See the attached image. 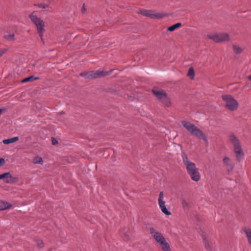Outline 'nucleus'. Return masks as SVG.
<instances>
[{
	"instance_id": "obj_13",
	"label": "nucleus",
	"mask_w": 251,
	"mask_h": 251,
	"mask_svg": "<svg viewBox=\"0 0 251 251\" xmlns=\"http://www.w3.org/2000/svg\"><path fill=\"white\" fill-rule=\"evenodd\" d=\"M0 179H4V182L7 183H13L17 181V178L13 177L10 173L0 174Z\"/></svg>"
},
{
	"instance_id": "obj_5",
	"label": "nucleus",
	"mask_w": 251,
	"mask_h": 251,
	"mask_svg": "<svg viewBox=\"0 0 251 251\" xmlns=\"http://www.w3.org/2000/svg\"><path fill=\"white\" fill-rule=\"evenodd\" d=\"M222 99L225 103V107L229 110H236L238 107V102L231 95L222 96Z\"/></svg>"
},
{
	"instance_id": "obj_1",
	"label": "nucleus",
	"mask_w": 251,
	"mask_h": 251,
	"mask_svg": "<svg viewBox=\"0 0 251 251\" xmlns=\"http://www.w3.org/2000/svg\"><path fill=\"white\" fill-rule=\"evenodd\" d=\"M182 158L187 172L190 176L191 179L196 182L199 181L201 178V175L196 164L190 161L187 155L185 154H182Z\"/></svg>"
},
{
	"instance_id": "obj_7",
	"label": "nucleus",
	"mask_w": 251,
	"mask_h": 251,
	"mask_svg": "<svg viewBox=\"0 0 251 251\" xmlns=\"http://www.w3.org/2000/svg\"><path fill=\"white\" fill-rule=\"evenodd\" d=\"M138 13L153 19H159L163 18L166 15L162 12H156L151 10H141Z\"/></svg>"
},
{
	"instance_id": "obj_20",
	"label": "nucleus",
	"mask_w": 251,
	"mask_h": 251,
	"mask_svg": "<svg viewBox=\"0 0 251 251\" xmlns=\"http://www.w3.org/2000/svg\"><path fill=\"white\" fill-rule=\"evenodd\" d=\"M181 25V23H176L171 26H169L168 28V30L169 31H171V32L175 30L176 29L180 27Z\"/></svg>"
},
{
	"instance_id": "obj_24",
	"label": "nucleus",
	"mask_w": 251,
	"mask_h": 251,
	"mask_svg": "<svg viewBox=\"0 0 251 251\" xmlns=\"http://www.w3.org/2000/svg\"><path fill=\"white\" fill-rule=\"evenodd\" d=\"M14 37V34H10L4 35V38L8 40H13Z\"/></svg>"
},
{
	"instance_id": "obj_30",
	"label": "nucleus",
	"mask_w": 251,
	"mask_h": 251,
	"mask_svg": "<svg viewBox=\"0 0 251 251\" xmlns=\"http://www.w3.org/2000/svg\"><path fill=\"white\" fill-rule=\"evenodd\" d=\"M58 143V141L54 139H52V144L53 145H55L56 144H57Z\"/></svg>"
},
{
	"instance_id": "obj_21",
	"label": "nucleus",
	"mask_w": 251,
	"mask_h": 251,
	"mask_svg": "<svg viewBox=\"0 0 251 251\" xmlns=\"http://www.w3.org/2000/svg\"><path fill=\"white\" fill-rule=\"evenodd\" d=\"M33 163L42 165L44 163V161L41 157L37 156L33 158Z\"/></svg>"
},
{
	"instance_id": "obj_27",
	"label": "nucleus",
	"mask_w": 251,
	"mask_h": 251,
	"mask_svg": "<svg viewBox=\"0 0 251 251\" xmlns=\"http://www.w3.org/2000/svg\"><path fill=\"white\" fill-rule=\"evenodd\" d=\"M7 48H0V57H1L7 51Z\"/></svg>"
},
{
	"instance_id": "obj_6",
	"label": "nucleus",
	"mask_w": 251,
	"mask_h": 251,
	"mask_svg": "<svg viewBox=\"0 0 251 251\" xmlns=\"http://www.w3.org/2000/svg\"><path fill=\"white\" fill-rule=\"evenodd\" d=\"M207 38L216 43L226 42L229 40V35L225 33H211L207 34Z\"/></svg>"
},
{
	"instance_id": "obj_26",
	"label": "nucleus",
	"mask_w": 251,
	"mask_h": 251,
	"mask_svg": "<svg viewBox=\"0 0 251 251\" xmlns=\"http://www.w3.org/2000/svg\"><path fill=\"white\" fill-rule=\"evenodd\" d=\"M35 5L39 8H46L47 7H48L49 5L48 4H43V3H41V4H35Z\"/></svg>"
},
{
	"instance_id": "obj_33",
	"label": "nucleus",
	"mask_w": 251,
	"mask_h": 251,
	"mask_svg": "<svg viewBox=\"0 0 251 251\" xmlns=\"http://www.w3.org/2000/svg\"><path fill=\"white\" fill-rule=\"evenodd\" d=\"M249 79L251 80V75L249 76Z\"/></svg>"
},
{
	"instance_id": "obj_22",
	"label": "nucleus",
	"mask_w": 251,
	"mask_h": 251,
	"mask_svg": "<svg viewBox=\"0 0 251 251\" xmlns=\"http://www.w3.org/2000/svg\"><path fill=\"white\" fill-rule=\"evenodd\" d=\"M181 204L184 208H187L189 207V202L184 198H181Z\"/></svg>"
},
{
	"instance_id": "obj_25",
	"label": "nucleus",
	"mask_w": 251,
	"mask_h": 251,
	"mask_svg": "<svg viewBox=\"0 0 251 251\" xmlns=\"http://www.w3.org/2000/svg\"><path fill=\"white\" fill-rule=\"evenodd\" d=\"M37 245L39 248H42L44 247V244L42 240L39 239L36 240Z\"/></svg>"
},
{
	"instance_id": "obj_31",
	"label": "nucleus",
	"mask_w": 251,
	"mask_h": 251,
	"mask_svg": "<svg viewBox=\"0 0 251 251\" xmlns=\"http://www.w3.org/2000/svg\"><path fill=\"white\" fill-rule=\"evenodd\" d=\"M49 251H56L55 249H50L49 250Z\"/></svg>"
},
{
	"instance_id": "obj_18",
	"label": "nucleus",
	"mask_w": 251,
	"mask_h": 251,
	"mask_svg": "<svg viewBox=\"0 0 251 251\" xmlns=\"http://www.w3.org/2000/svg\"><path fill=\"white\" fill-rule=\"evenodd\" d=\"M243 230L247 236L248 242L251 244V229L244 228Z\"/></svg>"
},
{
	"instance_id": "obj_2",
	"label": "nucleus",
	"mask_w": 251,
	"mask_h": 251,
	"mask_svg": "<svg viewBox=\"0 0 251 251\" xmlns=\"http://www.w3.org/2000/svg\"><path fill=\"white\" fill-rule=\"evenodd\" d=\"M229 140L231 144L235 158L238 162L242 161L245 156V152L242 148V143L240 140L234 134H230Z\"/></svg>"
},
{
	"instance_id": "obj_28",
	"label": "nucleus",
	"mask_w": 251,
	"mask_h": 251,
	"mask_svg": "<svg viewBox=\"0 0 251 251\" xmlns=\"http://www.w3.org/2000/svg\"><path fill=\"white\" fill-rule=\"evenodd\" d=\"M203 241H204V244H205V248L207 250H209L210 248L209 247V246H208V241H207V239H206V238L205 237H203Z\"/></svg>"
},
{
	"instance_id": "obj_8",
	"label": "nucleus",
	"mask_w": 251,
	"mask_h": 251,
	"mask_svg": "<svg viewBox=\"0 0 251 251\" xmlns=\"http://www.w3.org/2000/svg\"><path fill=\"white\" fill-rule=\"evenodd\" d=\"M112 70L110 72H106L104 71L98 70L96 71H92L87 73H83L80 74V75L84 76L86 78H99L101 76H104L107 75H109L111 74Z\"/></svg>"
},
{
	"instance_id": "obj_19",
	"label": "nucleus",
	"mask_w": 251,
	"mask_h": 251,
	"mask_svg": "<svg viewBox=\"0 0 251 251\" xmlns=\"http://www.w3.org/2000/svg\"><path fill=\"white\" fill-rule=\"evenodd\" d=\"M39 79V77H35V76L32 75V76H30L29 77H26V78L23 79L22 80V82L25 83V82H29V81H33L35 80H37V79Z\"/></svg>"
},
{
	"instance_id": "obj_12",
	"label": "nucleus",
	"mask_w": 251,
	"mask_h": 251,
	"mask_svg": "<svg viewBox=\"0 0 251 251\" xmlns=\"http://www.w3.org/2000/svg\"><path fill=\"white\" fill-rule=\"evenodd\" d=\"M223 167L228 172L230 173L234 168V164L232 160L228 156H224L222 159Z\"/></svg>"
},
{
	"instance_id": "obj_3",
	"label": "nucleus",
	"mask_w": 251,
	"mask_h": 251,
	"mask_svg": "<svg viewBox=\"0 0 251 251\" xmlns=\"http://www.w3.org/2000/svg\"><path fill=\"white\" fill-rule=\"evenodd\" d=\"M181 123L182 126L185 128L191 135L196 136L199 139H202L205 142L206 145H208L209 143L206 135L200 129L193 124L187 121H182Z\"/></svg>"
},
{
	"instance_id": "obj_32",
	"label": "nucleus",
	"mask_w": 251,
	"mask_h": 251,
	"mask_svg": "<svg viewBox=\"0 0 251 251\" xmlns=\"http://www.w3.org/2000/svg\"><path fill=\"white\" fill-rule=\"evenodd\" d=\"M3 111V109H0V114L1 113V112Z\"/></svg>"
},
{
	"instance_id": "obj_11",
	"label": "nucleus",
	"mask_w": 251,
	"mask_h": 251,
	"mask_svg": "<svg viewBox=\"0 0 251 251\" xmlns=\"http://www.w3.org/2000/svg\"><path fill=\"white\" fill-rule=\"evenodd\" d=\"M158 202L159 208L161 211L166 215H170L171 213L168 210L165 205V201H164V196L163 192H160L159 194Z\"/></svg>"
},
{
	"instance_id": "obj_29",
	"label": "nucleus",
	"mask_w": 251,
	"mask_h": 251,
	"mask_svg": "<svg viewBox=\"0 0 251 251\" xmlns=\"http://www.w3.org/2000/svg\"><path fill=\"white\" fill-rule=\"evenodd\" d=\"M5 163V160L3 158L0 159V167L2 166Z\"/></svg>"
},
{
	"instance_id": "obj_16",
	"label": "nucleus",
	"mask_w": 251,
	"mask_h": 251,
	"mask_svg": "<svg viewBox=\"0 0 251 251\" xmlns=\"http://www.w3.org/2000/svg\"><path fill=\"white\" fill-rule=\"evenodd\" d=\"M159 246L163 251H172L170 245L167 241L159 245Z\"/></svg>"
},
{
	"instance_id": "obj_10",
	"label": "nucleus",
	"mask_w": 251,
	"mask_h": 251,
	"mask_svg": "<svg viewBox=\"0 0 251 251\" xmlns=\"http://www.w3.org/2000/svg\"><path fill=\"white\" fill-rule=\"evenodd\" d=\"M152 92L157 98L166 106H169L170 105L169 98L164 91L155 89L152 90Z\"/></svg>"
},
{
	"instance_id": "obj_17",
	"label": "nucleus",
	"mask_w": 251,
	"mask_h": 251,
	"mask_svg": "<svg viewBox=\"0 0 251 251\" xmlns=\"http://www.w3.org/2000/svg\"><path fill=\"white\" fill-rule=\"evenodd\" d=\"M19 140V138L18 137H14L13 138L10 139H4L3 140V144L5 145H7L10 143H14L17 141Z\"/></svg>"
},
{
	"instance_id": "obj_15",
	"label": "nucleus",
	"mask_w": 251,
	"mask_h": 251,
	"mask_svg": "<svg viewBox=\"0 0 251 251\" xmlns=\"http://www.w3.org/2000/svg\"><path fill=\"white\" fill-rule=\"evenodd\" d=\"M11 204L4 201H0V210H4L10 208Z\"/></svg>"
},
{
	"instance_id": "obj_4",
	"label": "nucleus",
	"mask_w": 251,
	"mask_h": 251,
	"mask_svg": "<svg viewBox=\"0 0 251 251\" xmlns=\"http://www.w3.org/2000/svg\"><path fill=\"white\" fill-rule=\"evenodd\" d=\"M29 17L31 21L35 25L37 31L39 36L43 40V35L45 32V23L39 17H38L36 15L32 13L29 15Z\"/></svg>"
},
{
	"instance_id": "obj_23",
	"label": "nucleus",
	"mask_w": 251,
	"mask_h": 251,
	"mask_svg": "<svg viewBox=\"0 0 251 251\" xmlns=\"http://www.w3.org/2000/svg\"><path fill=\"white\" fill-rule=\"evenodd\" d=\"M187 76H189L191 79H193L195 76V72L193 68L190 67L187 73Z\"/></svg>"
},
{
	"instance_id": "obj_14",
	"label": "nucleus",
	"mask_w": 251,
	"mask_h": 251,
	"mask_svg": "<svg viewBox=\"0 0 251 251\" xmlns=\"http://www.w3.org/2000/svg\"><path fill=\"white\" fill-rule=\"evenodd\" d=\"M232 48L234 52L236 54L241 53L244 50L243 46L237 44H233Z\"/></svg>"
},
{
	"instance_id": "obj_9",
	"label": "nucleus",
	"mask_w": 251,
	"mask_h": 251,
	"mask_svg": "<svg viewBox=\"0 0 251 251\" xmlns=\"http://www.w3.org/2000/svg\"><path fill=\"white\" fill-rule=\"evenodd\" d=\"M148 229L150 234L159 245L166 241L162 234L153 227L150 226L148 228Z\"/></svg>"
}]
</instances>
